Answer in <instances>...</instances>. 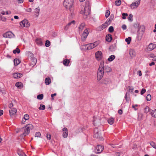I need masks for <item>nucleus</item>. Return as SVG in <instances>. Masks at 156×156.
<instances>
[{
	"label": "nucleus",
	"mask_w": 156,
	"mask_h": 156,
	"mask_svg": "<svg viewBox=\"0 0 156 156\" xmlns=\"http://www.w3.org/2000/svg\"><path fill=\"white\" fill-rule=\"evenodd\" d=\"M37 59L34 58H32L31 59V64L33 66L35 65L37 62Z\"/></svg>",
	"instance_id": "obj_29"
},
{
	"label": "nucleus",
	"mask_w": 156,
	"mask_h": 156,
	"mask_svg": "<svg viewBox=\"0 0 156 156\" xmlns=\"http://www.w3.org/2000/svg\"><path fill=\"white\" fill-rule=\"evenodd\" d=\"M36 42L39 45L41 46L42 45V42L40 39H37L36 40Z\"/></svg>",
	"instance_id": "obj_26"
},
{
	"label": "nucleus",
	"mask_w": 156,
	"mask_h": 156,
	"mask_svg": "<svg viewBox=\"0 0 156 156\" xmlns=\"http://www.w3.org/2000/svg\"><path fill=\"white\" fill-rule=\"evenodd\" d=\"M33 128V126L31 124H27L25 127L20 129L19 131L22 132L23 136H25L29 134L30 130Z\"/></svg>",
	"instance_id": "obj_2"
},
{
	"label": "nucleus",
	"mask_w": 156,
	"mask_h": 156,
	"mask_svg": "<svg viewBox=\"0 0 156 156\" xmlns=\"http://www.w3.org/2000/svg\"><path fill=\"white\" fill-rule=\"evenodd\" d=\"M17 153L20 156H22L23 155V154H25L22 150H18L17 151Z\"/></svg>",
	"instance_id": "obj_36"
},
{
	"label": "nucleus",
	"mask_w": 156,
	"mask_h": 156,
	"mask_svg": "<svg viewBox=\"0 0 156 156\" xmlns=\"http://www.w3.org/2000/svg\"><path fill=\"white\" fill-rule=\"evenodd\" d=\"M131 41V38L130 37H129L128 38L125 39V41L127 42V44H130V42Z\"/></svg>",
	"instance_id": "obj_38"
},
{
	"label": "nucleus",
	"mask_w": 156,
	"mask_h": 156,
	"mask_svg": "<svg viewBox=\"0 0 156 156\" xmlns=\"http://www.w3.org/2000/svg\"><path fill=\"white\" fill-rule=\"evenodd\" d=\"M108 25V22L106 21L100 27H101V29L103 30L107 27Z\"/></svg>",
	"instance_id": "obj_27"
},
{
	"label": "nucleus",
	"mask_w": 156,
	"mask_h": 156,
	"mask_svg": "<svg viewBox=\"0 0 156 156\" xmlns=\"http://www.w3.org/2000/svg\"><path fill=\"white\" fill-rule=\"evenodd\" d=\"M129 90L130 92H132L133 90V88L131 86H129L128 87Z\"/></svg>",
	"instance_id": "obj_53"
},
{
	"label": "nucleus",
	"mask_w": 156,
	"mask_h": 156,
	"mask_svg": "<svg viewBox=\"0 0 156 156\" xmlns=\"http://www.w3.org/2000/svg\"><path fill=\"white\" fill-rule=\"evenodd\" d=\"M143 117V115L141 113L138 114V120L139 121L141 120L142 119Z\"/></svg>",
	"instance_id": "obj_37"
},
{
	"label": "nucleus",
	"mask_w": 156,
	"mask_h": 156,
	"mask_svg": "<svg viewBox=\"0 0 156 156\" xmlns=\"http://www.w3.org/2000/svg\"><path fill=\"white\" fill-rule=\"evenodd\" d=\"M146 99L147 101H150L151 99V95L149 94H148L146 97Z\"/></svg>",
	"instance_id": "obj_45"
},
{
	"label": "nucleus",
	"mask_w": 156,
	"mask_h": 156,
	"mask_svg": "<svg viewBox=\"0 0 156 156\" xmlns=\"http://www.w3.org/2000/svg\"><path fill=\"white\" fill-rule=\"evenodd\" d=\"M44 95L42 94H39L37 96V98L38 99L42 100L43 98Z\"/></svg>",
	"instance_id": "obj_41"
},
{
	"label": "nucleus",
	"mask_w": 156,
	"mask_h": 156,
	"mask_svg": "<svg viewBox=\"0 0 156 156\" xmlns=\"http://www.w3.org/2000/svg\"><path fill=\"white\" fill-rule=\"evenodd\" d=\"M75 23V21L74 20H73L71 22H70L68 23L65 27L64 28V29L67 30H68L69 29V27L71 26L72 25H74Z\"/></svg>",
	"instance_id": "obj_15"
},
{
	"label": "nucleus",
	"mask_w": 156,
	"mask_h": 156,
	"mask_svg": "<svg viewBox=\"0 0 156 156\" xmlns=\"http://www.w3.org/2000/svg\"><path fill=\"white\" fill-rule=\"evenodd\" d=\"M26 120L24 118H23L22 119L21 123L22 124H24L25 123Z\"/></svg>",
	"instance_id": "obj_61"
},
{
	"label": "nucleus",
	"mask_w": 156,
	"mask_h": 156,
	"mask_svg": "<svg viewBox=\"0 0 156 156\" xmlns=\"http://www.w3.org/2000/svg\"><path fill=\"white\" fill-rule=\"evenodd\" d=\"M121 1L120 0H116L115 1V4L117 6H119L121 4Z\"/></svg>",
	"instance_id": "obj_42"
},
{
	"label": "nucleus",
	"mask_w": 156,
	"mask_h": 156,
	"mask_svg": "<svg viewBox=\"0 0 156 156\" xmlns=\"http://www.w3.org/2000/svg\"><path fill=\"white\" fill-rule=\"evenodd\" d=\"M129 54L131 57H134L136 56V52L133 49H131L129 51Z\"/></svg>",
	"instance_id": "obj_19"
},
{
	"label": "nucleus",
	"mask_w": 156,
	"mask_h": 156,
	"mask_svg": "<svg viewBox=\"0 0 156 156\" xmlns=\"http://www.w3.org/2000/svg\"><path fill=\"white\" fill-rule=\"evenodd\" d=\"M68 135V129L66 128H64L63 129L62 136L64 138H66Z\"/></svg>",
	"instance_id": "obj_17"
},
{
	"label": "nucleus",
	"mask_w": 156,
	"mask_h": 156,
	"mask_svg": "<svg viewBox=\"0 0 156 156\" xmlns=\"http://www.w3.org/2000/svg\"><path fill=\"white\" fill-rule=\"evenodd\" d=\"M137 74H138L139 76H142V74L141 73V72L140 70H139L137 72Z\"/></svg>",
	"instance_id": "obj_57"
},
{
	"label": "nucleus",
	"mask_w": 156,
	"mask_h": 156,
	"mask_svg": "<svg viewBox=\"0 0 156 156\" xmlns=\"http://www.w3.org/2000/svg\"><path fill=\"white\" fill-rule=\"evenodd\" d=\"M150 144L151 145L153 148L156 149V144L153 142H151Z\"/></svg>",
	"instance_id": "obj_44"
},
{
	"label": "nucleus",
	"mask_w": 156,
	"mask_h": 156,
	"mask_svg": "<svg viewBox=\"0 0 156 156\" xmlns=\"http://www.w3.org/2000/svg\"><path fill=\"white\" fill-rule=\"evenodd\" d=\"M45 46L47 47H48L50 45V42L48 41L47 40L46 41V43H45Z\"/></svg>",
	"instance_id": "obj_48"
},
{
	"label": "nucleus",
	"mask_w": 156,
	"mask_h": 156,
	"mask_svg": "<svg viewBox=\"0 0 156 156\" xmlns=\"http://www.w3.org/2000/svg\"><path fill=\"white\" fill-rule=\"evenodd\" d=\"M41 135V134L39 132H37L35 134V137H40Z\"/></svg>",
	"instance_id": "obj_52"
},
{
	"label": "nucleus",
	"mask_w": 156,
	"mask_h": 156,
	"mask_svg": "<svg viewBox=\"0 0 156 156\" xmlns=\"http://www.w3.org/2000/svg\"><path fill=\"white\" fill-rule=\"evenodd\" d=\"M45 105H41L40 107L38 109L39 110H44L45 109Z\"/></svg>",
	"instance_id": "obj_46"
},
{
	"label": "nucleus",
	"mask_w": 156,
	"mask_h": 156,
	"mask_svg": "<svg viewBox=\"0 0 156 156\" xmlns=\"http://www.w3.org/2000/svg\"><path fill=\"white\" fill-rule=\"evenodd\" d=\"M83 33L85 34H87V35H88V34H89L88 30L87 29H86L84 30Z\"/></svg>",
	"instance_id": "obj_59"
},
{
	"label": "nucleus",
	"mask_w": 156,
	"mask_h": 156,
	"mask_svg": "<svg viewBox=\"0 0 156 156\" xmlns=\"http://www.w3.org/2000/svg\"><path fill=\"white\" fill-rule=\"evenodd\" d=\"M12 76L15 78H19L22 76L23 75L21 73H17L13 74Z\"/></svg>",
	"instance_id": "obj_18"
},
{
	"label": "nucleus",
	"mask_w": 156,
	"mask_h": 156,
	"mask_svg": "<svg viewBox=\"0 0 156 156\" xmlns=\"http://www.w3.org/2000/svg\"><path fill=\"white\" fill-rule=\"evenodd\" d=\"M151 110V109H150L148 106H146L144 108V112L146 114L149 112H150Z\"/></svg>",
	"instance_id": "obj_35"
},
{
	"label": "nucleus",
	"mask_w": 156,
	"mask_h": 156,
	"mask_svg": "<svg viewBox=\"0 0 156 156\" xmlns=\"http://www.w3.org/2000/svg\"><path fill=\"white\" fill-rule=\"evenodd\" d=\"M14 65L15 66H17L20 63V62L19 59L16 58L14 60Z\"/></svg>",
	"instance_id": "obj_32"
},
{
	"label": "nucleus",
	"mask_w": 156,
	"mask_h": 156,
	"mask_svg": "<svg viewBox=\"0 0 156 156\" xmlns=\"http://www.w3.org/2000/svg\"><path fill=\"white\" fill-rule=\"evenodd\" d=\"M0 13L2 15H5V12L2 10H0Z\"/></svg>",
	"instance_id": "obj_58"
},
{
	"label": "nucleus",
	"mask_w": 156,
	"mask_h": 156,
	"mask_svg": "<svg viewBox=\"0 0 156 156\" xmlns=\"http://www.w3.org/2000/svg\"><path fill=\"white\" fill-rule=\"evenodd\" d=\"M23 118L26 120H28L29 119V115L27 114H25L24 115Z\"/></svg>",
	"instance_id": "obj_51"
},
{
	"label": "nucleus",
	"mask_w": 156,
	"mask_h": 156,
	"mask_svg": "<svg viewBox=\"0 0 156 156\" xmlns=\"http://www.w3.org/2000/svg\"><path fill=\"white\" fill-rule=\"evenodd\" d=\"M94 126H99L101 125V119L99 117H94Z\"/></svg>",
	"instance_id": "obj_12"
},
{
	"label": "nucleus",
	"mask_w": 156,
	"mask_h": 156,
	"mask_svg": "<svg viewBox=\"0 0 156 156\" xmlns=\"http://www.w3.org/2000/svg\"><path fill=\"white\" fill-rule=\"evenodd\" d=\"M108 31L109 32L112 33L114 31V28L112 26H110L108 29Z\"/></svg>",
	"instance_id": "obj_47"
},
{
	"label": "nucleus",
	"mask_w": 156,
	"mask_h": 156,
	"mask_svg": "<svg viewBox=\"0 0 156 156\" xmlns=\"http://www.w3.org/2000/svg\"><path fill=\"white\" fill-rule=\"evenodd\" d=\"M3 37L8 38H12L15 37V35L11 32H7L3 35Z\"/></svg>",
	"instance_id": "obj_11"
},
{
	"label": "nucleus",
	"mask_w": 156,
	"mask_h": 156,
	"mask_svg": "<svg viewBox=\"0 0 156 156\" xmlns=\"http://www.w3.org/2000/svg\"><path fill=\"white\" fill-rule=\"evenodd\" d=\"M32 11V9L30 8H28L26 10V11L27 12H30Z\"/></svg>",
	"instance_id": "obj_62"
},
{
	"label": "nucleus",
	"mask_w": 156,
	"mask_h": 156,
	"mask_svg": "<svg viewBox=\"0 0 156 156\" xmlns=\"http://www.w3.org/2000/svg\"><path fill=\"white\" fill-rule=\"evenodd\" d=\"M73 0H64L63 5L66 9L69 10L71 12H73Z\"/></svg>",
	"instance_id": "obj_3"
},
{
	"label": "nucleus",
	"mask_w": 156,
	"mask_h": 156,
	"mask_svg": "<svg viewBox=\"0 0 156 156\" xmlns=\"http://www.w3.org/2000/svg\"><path fill=\"white\" fill-rule=\"evenodd\" d=\"M70 62V59H65L63 61V63L65 66H68Z\"/></svg>",
	"instance_id": "obj_21"
},
{
	"label": "nucleus",
	"mask_w": 156,
	"mask_h": 156,
	"mask_svg": "<svg viewBox=\"0 0 156 156\" xmlns=\"http://www.w3.org/2000/svg\"><path fill=\"white\" fill-rule=\"evenodd\" d=\"M156 46L155 44L151 43L148 45L147 48V50L148 51H151L155 48Z\"/></svg>",
	"instance_id": "obj_13"
},
{
	"label": "nucleus",
	"mask_w": 156,
	"mask_h": 156,
	"mask_svg": "<svg viewBox=\"0 0 156 156\" xmlns=\"http://www.w3.org/2000/svg\"><path fill=\"white\" fill-rule=\"evenodd\" d=\"M128 94L127 93H126L125 95V98L126 100V101H128L129 100V97H127V95Z\"/></svg>",
	"instance_id": "obj_50"
},
{
	"label": "nucleus",
	"mask_w": 156,
	"mask_h": 156,
	"mask_svg": "<svg viewBox=\"0 0 156 156\" xmlns=\"http://www.w3.org/2000/svg\"><path fill=\"white\" fill-rule=\"evenodd\" d=\"M51 83V80L49 77L45 79V83L46 85H49Z\"/></svg>",
	"instance_id": "obj_28"
},
{
	"label": "nucleus",
	"mask_w": 156,
	"mask_h": 156,
	"mask_svg": "<svg viewBox=\"0 0 156 156\" xmlns=\"http://www.w3.org/2000/svg\"><path fill=\"white\" fill-rule=\"evenodd\" d=\"M149 56L151 58H153L152 59L154 61H156V55H155L153 54H150L149 55Z\"/></svg>",
	"instance_id": "obj_34"
},
{
	"label": "nucleus",
	"mask_w": 156,
	"mask_h": 156,
	"mask_svg": "<svg viewBox=\"0 0 156 156\" xmlns=\"http://www.w3.org/2000/svg\"><path fill=\"white\" fill-rule=\"evenodd\" d=\"M115 119L112 117L109 118L108 120V123L110 125L112 124L114 122Z\"/></svg>",
	"instance_id": "obj_25"
},
{
	"label": "nucleus",
	"mask_w": 156,
	"mask_h": 156,
	"mask_svg": "<svg viewBox=\"0 0 156 156\" xmlns=\"http://www.w3.org/2000/svg\"><path fill=\"white\" fill-rule=\"evenodd\" d=\"M104 72L108 73L111 72L112 70V69L110 67L108 66H105V68L104 66Z\"/></svg>",
	"instance_id": "obj_22"
},
{
	"label": "nucleus",
	"mask_w": 156,
	"mask_h": 156,
	"mask_svg": "<svg viewBox=\"0 0 156 156\" xmlns=\"http://www.w3.org/2000/svg\"><path fill=\"white\" fill-rule=\"evenodd\" d=\"M118 113L120 115H121L122 113V111L121 109H119L118 111Z\"/></svg>",
	"instance_id": "obj_63"
},
{
	"label": "nucleus",
	"mask_w": 156,
	"mask_h": 156,
	"mask_svg": "<svg viewBox=\"0 0 156 156\" xmlns=\"http://www.w3.org/2000/svg\"><path fill=\"white\" fill-rule=\"evenodd\" d=\"M104 147L101 145H98L97 146L96 149L97 151V153H99L101 152L104 150Z\"/></svg>",
	"instance_id": "obj_14"
},
{
	"label": "nucleus",
	"mask_w": 156,
	"mask_h": 156,
	"mask_svg": "<svg viewBox=\"0 0 156 156\" xmlns=\"http://www.w3.org/2000/svg\"><path fill=\"white\" fill-rule=\"evenodd\" d=\"M87 36L88 35L87 34H85L83 33L82 36L81 40L83 41H84L87 37Z\"/></svg>",
	"instance_id": "obj_31"
},
{
	"label": "nucleus",
	"mask_w": 156,
	"mask_h": 156,
	"mask_svg": "<svg viewBox=\"0 0 156 156\" xmlns=\"http://www.w3.org/2000/svg\"><path fill=\"white\" fill-rule=\"evenodd\" d=\"M46 137L49 140L51 139V135L50 134H47Z\"/></svg>",
	"instance_id": "obj_56"
},
{
	"label": "nucleus",
	"mask_w": 156,
	"mask_h": 156,
	"mask_svg": "<svg viewBox=\"0 0 156 156\" xmlns=\"http://www.w3.org/2000/svg\"><path fill=\"white\" fill-rule=\"evenodd\" d=\"M145 29V27L143 25L140 26L139 27L137 36V39L138 41H140L141 40Z\"/></svg>",
	"instance_id": "obj_5"
},
{
	"label": "nucleus",
	"mask_w": 156,
	"mask_h": 156,
	"mask_svg": "<svg viewBox=\"0 0 156 156\" xmlns=\"http://www.w3.org/2000/svg\"><path fill=\"white\" fill-rule=\"evenodd\" d=\"M115 56L114 55H112L110 56L108 58V60L109 62H112L115 58Z\"/></svg>",
	"instance_id": "obj_30"
},
{
	"label": "nucleus",
	"mask_w": 156,
	"mask_h": 156,
	"mask_svg": "<svg viewBox=\"0 0 156 156\" xmlns=\"http://www.w3.org/2000/svg\"><path fill=\"white\" fill-rule=\"evenodd\" d=\"M133 16L132 14H129V17L128 18V20L130 22L132 21L133 20Z\"/></svg>",
	"instance_id": "obj_43"
},
{
	"label": "nucleus",
	"mask_w": 156,
	"mask_h": 156,
	"mask_svg": "<svg viewBox=\"0 0 156 156\" xmlns=\"http://www.w3.org/2000/svg\"><path fill=\"white\" fill-rule=\"evenodd\" d=\"M90 6L88 2H86L85 4V6L83 10L80 11V14L83 15L84 19H86L89 16L90 13Z\"/></svg>",
	"instance_id": "obj_1"
},
{
	"label": "nucleus",
	"mask_w": 156,
	"mask_h": 156,
	"mask_svg": "<svg viewBox=\"0 0 156 156\" xmlns=\"http://www.w3.org/2000/svg\"><path fill=\"white\" fill-rule=\"evenodd\" d=\"M110 14V12L108 10H107L106 11V12L105 13V15L106 17V18L108 17L109 16Z\"/></svg>",
	"instance_id": "obj_49"
},
{
	"label": "nucleus",
	"mask_w": 156,
	"mask_h": 156,
	"mask_svg": "<svg viewBox=\"0 0 156 156\" xmlns=\"http://www.w3.org/2000/svg\"><path fill=\"white\" fill-rule=\"evenodd\" d=\"M85 26V24L84 23H81L80 26H79V28L80 30L82 31L83 29L84 28V27Z\"/></svg>",
	"instance_id": "obj_39"
},
{
	"label": "nucleus",
	"mask_w": 156,
	"mask_h": 156,
	"mask_svg": "<svg viewBox=\"0 0 156 156\" xmlns=\"http://www.w3.org/2000/svg\"><path fill=\"white\" fill-rule=\"evenodd\" d=\"M9 114L11 117L14 116L17 112L16 109L14 108H12L9 111Z\"/></svg>",
	"instance_id": "obj_16"
},
{
	"label": "nucleus",
	"mask_w": 156,
	"mask_h": 156,
	"mask_svg": "<svg viewBox=\"0 0 156 156\" xmlns=\"http://www.w3.org/2000/svg\"><path fill=\"white\" fill-rule=\"evenodd\" d=\"M104 62H101L100 63L98 71L97 79L98 80H100L103 77L104 73Z\"/></svg>",
	"instance_id": "obj_4"
},
{
	"label": "nucleus",
	"mask_w": 156,
	"mask_h": 156,
	"mask_svg": "<svg viewBox=\"0 0 156 156\" xmlns=\"http://www.w3.org/2000/svg\"><path fill=\"white\" fill-rule=\"evenodd\" d=\"M112 37L111 35L109 34L106 35V40L107 41L110 42L112 40Z\"/></svg>",
	"instance_id": "obj_23"
},
{
	"label": "nucleus",
	"mask_w": 156,
	"mask_h": 156,
	"mask_svg": "<svg viewBox=\"0 0 156 156\" xmlns=\"http://www.w3.org/2000/svg\"><path fill=\"white\" fill-rule=\"evenodd\" d=\"M122 27L123 30H125L126 29V26L125 25H122Z\"/></svg>",
	"instance_id": "obj_60"
},
{
	"label": "nucleus",
	"mask_w": 156,
	"mask_h": 156,
	"mask_svg": "<svg viewBox=\"0 0 156 156\" xmlns=\"http://www.w3.org/2000/svg\"><path fill=\"white\" fill-rule=\"evenodd\" d=\"M138 106V105H133L132 106V107L136 111L137 110V109L136 108V107H137Z\"/></svg>",
	"instance_id": "obj_55"
},
{
	"label": "nucleus",
	"mask_w": 156,
	"mask_h": 156,
	"mask_svg": "<svg viewBox=\"0 0 156 156\" xmlns=\"http://www.w3.org/2000/svg\"><path fill=\"white\" fill-rule=\"evenodd\" d=\"M13 52L15 54L16 53L19 54L20 52V50L19 48H17L16 49L13 50Z\"/></svg>",
	"instance_id": "obj_40"
},
{
	"label": "nucleus",
	"mask_w": 156,
	"mask_h": 156,
	"mask_svg": "<svg viewBox=\"0 0 156 156\" xmlns=\"http://www.w3.org/2000/svg\"><path fill=\"white\" fill-rule=\"evenodd\" d=\"M150 113L153 117L156 118V109H151Z\"/></svg>",
	"instance_id": "obj_20"
},
{
	"label": "nucleus",
	"mask_w": 156,
	"mask_h": 156,
	"mask_svg": "<svg viewBox=\"0 0 156 156\" xmlns=\"http://www.w3.org/2000/svg\"><path fill=\"white\" fill-rule=\"evenodd\" d=\"M99 41H97L94 43H91L88 44L87 48L88 50L91 49L97 46L99 44Z\"/></svg>",
	"instance_id": "obj_7"
},
{
	"label": "nucleus",
	"mask_w": 156,
	"mask_h": 156,
	"mask_svg": "<svg viewBox=\"0 0 156 156\" xmlns=\"http://www.w3.org/2000/svg\"><path fill=\"white\" fill-rule=\"evenodd\" d=\"M95 56L97 60L100 61L101 60L103 57L102 52L101 51H98L96 52Z\"/></svg>",
	"instance_id": "obj_10"
},
{
	"label": "nucleus",
	"mask_w": 156,
	"mask_h": 156,
	"mask_svg": "<svg viewBox=\"0 0 156 156\" xmlns=\"http://www.w3.org/2000/svg\"><path fill=\"white\" fill-rule=\"evenodd\" d=\"M20 27L21 28L24 27H28L30 26V23L28 20L25 19L21 21L20 23Z\"/></svg>",
	"instance_id": "obj_6"
},
{
	"label": "nucleus",
	"mask_w": 156,
	"mask_h": 156,
	"mask_svg": "<svg viewBox=\"0 0 156 156\" xmlns=\"http://www.w3.org/2000/svg\"><path fill=\"white\" fill-rule=\"evenodd\" d=\"M140 3V0H137L136 2H133L130 5L131 9H133L137 8Z\"/></svg>",
	"instance_id": "obj_8"
},
{
	"label": "nucleus",
	"mask_w": 156,
	"mask_h": 156,
	"mask_svg": "<svg viewBox=\"0 0 156 156\" xmlns=\"http://www.w3.org/2000/svg\"><path fill=\"white\" fill-rule=\"evenodd\" d=\"M16 86L18 88L21 89L23 87V83L21 82H17L16 83Z\"/></svg>",
	"instance_id": "obj_24"
},
{
	"label": "nucleus",
	"mask_w": 156,
	"mask_h": 156,
	"mask_svg": "<svg viewBox=\"0 0 156 156\" xmlns=\"http://www.w3.org/2000/svg\"><path fill=\"white\" fill-rule=\"evenodd\" d=\"M146 91V90L145 89H143L140 92V94L141 95H143L144 93Z\"/></svg>",
	"instance_id": "obj_54"
},
{
	"label": "nucleus",
	"mask_w": 156,
	"mask_h": 156,
	"mask_svg": "<svg viewBox=\"0 0 156 156\" xmlns=\"http://www.w3.org/2000/svg\"><path fill=\"white\" fill-rule=\"evenodd\" d=\"M40 11V9L39 7L36 8L35 9L34 13L35 15L37 16H38Z\"/></svg>",
	"instance_id": "obj_33"
},
{
	"label": "nucleus",
	"mask_w": 156,
	"mask_h": 156,
	"mask_svg": "<svg viewBox=\"0 0 156 156\" xmlns=\"http://www.w3.org/2000/svg\"><path fill=\"white\" fill-rule=\"evenodd\" d=\"M115 155L116 156H119L120 155V153L119 152H117L115 153Z\"/></svg>",
	"instance_id": "obj_64"
},
{
	"label": "nucleus",
	"mask_w": 156,
	"mask_h": 156,
	"mask_svg": "<svg viewBox=\"0 0 156 156\" xmlns=\"http://www.w3.org/2000/svg\"><path fill=\"white\" fill-rule=\"evenodd\" d=\"M94 137L100 139L101 140H103L102 137H101L100 135L98 133V129L97 128H95L94 130Z\"/></svg>",
	"instance_id": "obj_9"
}]
</instances>
